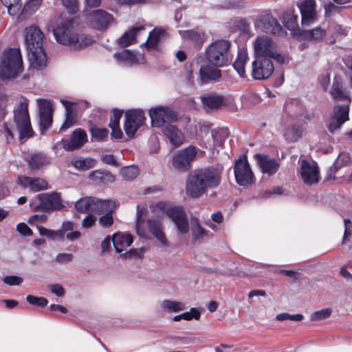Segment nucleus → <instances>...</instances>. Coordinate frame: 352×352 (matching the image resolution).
I'll use <instances>...</instances> for the list:
<instances>
[{
	"label": "nucleus",
	"instance_id": "1",
	"mask_svg": "<svg viewBox=\"0 0 352 352\" xmlns=\"http://www.w3.org/2000/svg\"><path fill=\"white\" fill-rule=\"evenodd\" d=\"M223 168L208 167L191 172L186 180V192L191 197H199L207 188L217 187L221 181Z\"/></svg>",
	"mask_w": 352,
	"mask_h": 352
},
{
	"label": "nucleus",
	"instance_id": "2",
	"mask_svg": "<svg viewBox=\"0 0 352 352\" xmlns=\"http://www.w3.org/2000/svg\"><path fill=\"white\" fill-rule=\"evenodd\" d=\"M25 42L32 69H42L47 65V56L43 47L44 34L36 25L27 27L25 30Z\"/></svg>",
	"mask_w": 352,
	"mask_h": 352
},
{
	"label": "nucleus",
	"instance_id": "3",
	"mask_svg": "<svg viewBox=\"0 0 352 352\" xmlns=\"http://www.w3.org/2000/svg\"><path fill=\"white\" fill-rule=\"evenodd\" d=\"M56 41L60 45L74 50L85 48L94 42L91 36L78 32L72 20H66L53 30Z\"/></svg>",
	"mask_w": 352,
	"mask_h": 352
},
{
	"label": "nucleus",
	"instance_id": "4",
	"mask_svg": "<svg viewBox=\"0 0 352 352\" xmlns=\"http://www.w3.org/2000/svg\"><path fill=\"white\" fill-rule=\"evenodd\" d=\"M23 71L22 56L19 49L6 50L1 56L0 79L11 80L18 77Z\"/></svg>",
	"mask_w": 352,
	"mask_h": 352
},
{
	"label": "nucleus",
	"instance_id": "5",
	"mask_svg": "<svg viewBox=\"0 0 352 352\" xmlns=\"http://www.w3.org/2000/svg\"><path fill=\"white\" fill-rule=\"evenodd\" d=\"M14 122L19 132V138H27L32 136V129L28 112V100L21 98L14 109Z\"/></svg>",
	"mask_w": 352,
	"mask_h": 352
},
{
	"label": "nucleus",
	"instance_id": "6",
	"mask_svg": "<svg viewBox=\"0 0 352 352\" xmlns=\"http://www.w3.org/2000/svg\"><path fill=\"white\" fill-rule=\"evenodd\" d=\"M255 56L270 58L278 63L285 62V56L281 54L274 41L266 36H258L254 43Z\"/></svg>",
	"mask_w": 352,
	"mask_h": 352
},
{
	"label": "nucleus",
	"instance_id": "7",
	"mask_svg": "<svg viewBox=\"0 0 352 352\" xmlns=\"http://www.w3.org/2000/svg\"><path fill=\"white\" fill-rule=\"evenodd\" d=\"M230 43L226 40H218L212 43L206 50V58L210 63L222 67L231 61L229 54Z\"/></svg>",
	"mask_w": 352,
	"mask_h": 352
},
{
	"label": "nucleus",
	"instance_id": "8",
	"mask_svg": "<svg viewBox=\"0 0 352 352\" xmlns=\"http://www.w3.org/2000/svg\"><path fill=\"white\" fill-rule=\"evenodd\" d=\"M30 206L34 211L50 212L60 210L64 206L60 195L56 192H52L36 195L30 202Z\"/></svg>",
	"mask_w": 352,
	"mask_h": 352
},
{
	"label": "nucleus",
	"instance_id": "9",
	"mask_svg": "<svg viewBox=\"0 0 352 352\" xmlns=\"http://www.w3.org/2000/svg\"><path fill=\"white\" fill-rule=\"evenodd\" d=\"M145 224H146L149 232L162 245H168V241L163 232L162 222L158 218H151L144 222L138 214L136 221V232L140 236L144 238L147 237V231L144 228Z\"/></svg>",
	"mask_w": 352,
	"mask_h": 352
},
{
	"label": "nucleus",
	"instance_id": "10",
	"mask_svg": "<svg viewBox=\"0 0 352 352\" xmlns=\"http://www.w3.org/2000/svg\"><path fill=\"white\" fill-rule=\"evenodd\" d=\"M199 150L189 146L175 153L171 158L173 167L178 171L186 172L190 168V164L196 157Z\"/></svg>",
	"mask_w": 352,
	"mask_h": 352
},
{
	"label": "nucleus",
	"instance_id": "11",
	"mask_svg": "<svg viewBox=\"0 0 352 352\" xmlns=\"http://www.w3.org/2000/svg\"><path fill=\"white\" fill-rule=\"evenodd\" d=\"M351 101V99H347V102L337 104L334 106L327 124V128L331 133L340 130L342 126L349 120Z\"/></svg>",
	"mask_w": 352,
	"mask_h": 352
},
{
	"label": "nucleus",
	"instance_id": "12",
	"mask_svg": "<svg viewBox=\"0 0 352 352\" xmlns=\"http://www.w3.org/2000/svg\"><path fill=\"white\" fill-rule=\"evenodd\" d=\"M149 116L153 126L164 127L167 124L173 123L177 120V113L168 107L159 106L149 111Z\"/></svg>",
	"mask_w": 352,
	"mask_h": 352
},
{
	"label": "nucleus",
	"instance_id": "13",
	"mask_svg": "<svg viewBox=\"0 0 352 352\" xmlns=\"http://www.w3.org/2000/svg\"><path fill=\"white\" fill-rule=\"evenodd\" d=\"M234 172L236 182L239 185L245 186L253 183L254 177L246 155H243L236 160Z\"/></svg>",
	"mask_w": 352,
	"mask_h": 352
},
{
	"label": "nucleus",
	"instance_id": "14",
	"mask_svg": "<svg viewBox=\"0 0 352 352\" xmlns=\"http://www.w3.org/2000/svg\"><path fill=\"white\" fill-rule=\"evenodd\" d=\"M87 22L92 28L104 31L115 23L113 15L104 10H96L87 15Z\"/></svg>",
	"mask_w": 352,
	"mask_h": 352
},
{
	"label": "nucleus",
	"instance_id": "15",
	"mask_svg": "<svg viewBox=\"0 0 352 352\" xmlns=\"http://www.w3.org/2000/svg\"><path fill=\"white\" fill-rule=\"evenodd\" d=\"M298 172L303 182L309 186L317 184L320 179L319 168L312 160H302Z\"/></svg>",
	"mask_w": 352,
	"mask_h": 352
},
{
	"label": "nucleus",
	"instance_id": "16",
	"mask_svg": "<svg viewBox=\"0 0 352 352\" xmlns=\"http://www.w3.org/2000/svg\"><path fill=\"white\" fill-rule=\"evenodd\" d=\"M270 58L255 56L252 63L251 74L255 80H265L270 78L274 72V67Z\"/></svg>",
	"mask_w": 352,
	"mask_h": 352
},
{
	"label": "nucleus",
	"instance_id": "17",
	"mask_svg": "<svg viewBox=\"0 0 352 352\" xmlns=\"http://www.w3.org/2000/svg\"><path fill=\"white\" fill-rule=\"evenodd\" d=\"M125 118L124 129L126 135L129 138L134 136L146 119L144 112L140 109L127 111Z\"/></svg>",
	"mask_w": 352,
	"mask_h": 352
},
{
	"label": "nucleus",
	"instance_id": "18",
	"mask_svg": "<svg viewBox=\"0 0 352 352\" xmlns=\"http://www.w3.org/2000/svg\"><path fill=\"white\" fill-rule=\"evenodd\" d=\"M254 25L256 29L265 33L274 34L282 30V27L277 19L268 13L259 16Z\"/></svg>",
	"mask_w": 352,
	"mask_h": 352
},
{
	"label": "nucleus",
	"instance_id": "19",
	"mask_svg": "<svg viewBox=\"0 0 352 352\" xmlns=\"http://www.w3.org/2000/svg\"><path fill=\"white\" fill-rule=\"evenodd\" d=\"M297 6L300 11L303 25H310L316 21V1L314 0L300 1Z\"/></svg>",
	"mask_w": 352,
	"mask_h": 352
},
{
	"label": "nucleus",
	"instance_id": "20",
	"mask_svg": "<svg viewBox=\"0 0 352 352\" xmlns=\"http://www.w3.org/2000/svg\"><path fill=\"white\" fill-rule=\"evenodd\" d=\"M39 108L40 128L42 131L49 129L52 123V107L50 100L38 99Z\"/></svg>",
	"mask_w": 352,
	"mask_h": 352
},
{
	"label": "nucleus",
	"instance_id": "21",
	"mask_svg": "<svg viewBox=\"0 0 352 352\" xmlns=\"http://www.w3.org/2000/svg\"><path fill=\"white\" fill-rule=\"evenodd\" d=\"M87 141L86 132L81 129H75L69 140H62L63 147L65 150L72 151L81 148Z\"/></svg>",
	"mask_w": 352,
	"mask_h": 352
},
{
	"label": "nucleus",
	"instance_id": "22",
	"mask_svg": "<svg viewBox=\"0 0 352 352\" xmlns=\"http://www.w3.org/2000/svg\"><path fill=\"white\" fill-rule=\"evenodd\" d=\"M254 159L261 172L269 176L274 175L279 168V161L275 158H271L265 155L256 154Z\"/></svg>",
	"mask_w": 352,
	"mask_h": 352
},
{
	"label": "nucleus",
	"instance_id": "23",
	"mask_svg": "<svg viewBox=\"0 0 352 352\" xmlns=\"http://www.w3.org/2000/svg\"><path fill=\"white\" fill-rule=\"evenodd\" d=\"M169 217L181 234H186L189 231V225L186 215L182 208L174 207L168 211Z\"/></svg>",
	"mask_w": 352,
	"mask_h": 352
},
{
	"label": "nucleus",
	"instance_id": "24",
	"mask_svg": "<svg viewBox=\"0 0 352 352\" xmlns=\"http://www.w3.org/2000/svg\"><path fill=\"white\" fill-rule=\"evenodd\" d=\"M18 183L24 188H28L32 192H38L48 188L47 182L40 177H21Z\"/></svg>",
	"mask_w": 352,
	"mask_h": 352
},
{
	"label": "nucleus",
	"instance_id": "25",
	"mask_svg": "<svg viewBox=\"0 0 352 352\" xmlns=\"http://www.w3.org/2000/svg\"><path fill=\"white\" fill-rule=\"evenodd\" d=\"M162 133L175 147L181 146L184 142L183 132L172 123L166 124Z\"/></svg>",
	"mask_w": 352,
	"mask_h": 352
},
{
	"label": "nucleus",
	"instance_id": "26",
	"mask_svg": "<svg viewBox=\"0 0 352 352\" xmlns=\"http://www.w3.org/2000/svg\"><path fill=\"white\" fill-rule=\"evenodd\" d=\"M167 34L164 29L155 28L150 33L146 41L143 44L148 50H155L159 43L166 38Z\"/></svg>",
	"mask_w": 352,
	"mask_h": 352
},
{
	"label": "nucleus",
	"instance_id": "27",
	"mask_svg": "<svg viewBox=\"0 0 352 352\" xmlns=\"http://www.w3.org/2000/svg\"><path fill=\"white\" fill-rule=\"evenodd\" d=\"M221 72L217 68L208 65L203 66L199 69V76L197 82L200 85L206 83L209 80H215L221 78Z\"/></svg>",
	"mask_w": 352,
	"mask_h": 352
},
{
	"label": "nucleus",
	"instance_id": "28",
	"mask_svg": "<svg viewBox=\"0 0 352 352\" xmlns=\"http://www.w3.org/2000/svg\"><path fill=\"white\" fill-rule=\"evenodd\" d=\"M133 243V237L130 234L118 232L113 235V244L116 251L121 253Z\"/></svg>",
	"mask_w": 352,
	"mask_h": 352
},
{
	"label": "nucleus",
	"instance_id": "29",
	"mask_svg": "<svg viewBox=\"0 0 352 352\" xmlns=\"http://www.w3.org/2000/svg\"><path fill=\"white\" fill-rule=\"evenodd\" d=\"M201 98L204 107L209 109H218L223 104L224 102V98L216 93L204 94Z\"/></svg>",
	"mask_w": 352,
	"mask_h": 352
},
{
	"label": "nucleus",
	"instance_id": "30",
	"mask_svg": "<svg viewBox=\"0 0 352 352\" xmlns=\"http://www.w3.org/2000/svg\"><path fill=\"white\" fill-rule=\"evenodd\" d=\"M347 166H351L350 156L348 153H342L338 155L333 165L329 168L328 178L334 179L336 173L342 167Z\"/></svg>",
	"mask_w": 352,
	"mask_h": 352
},
{
	"label": "nucleus",
	"instance_id": "31",
	"mask_svg": "<svg viewBox=\"0 0 352 352\" xmlns=\"http://www.w3.org/2000/svg\"><path fill=\"white\" fill-rule=\"evenodd\" d=\"M325 34V30L320 27L311 30H302L299 33V36L301 39L309 41H321Z\"/></svg>",
	"mask_w": 352,
	"mask_h": 352
},
{
	"label": "nucleus",
	"instance_id": "32",
	"mask_svg": "<svg viewBox=\"0 0 352 352\" xmlns=\"http://www.w3.org/2000/svg\"><path fill=\"white\" fill-rule=\"evenodd\" d=\"M71 164L78 171H86L96 165V160L91 157H76L71 160Z\"/></svg>",
	"mask_w": 352,
	"mask_h": 352
},
{
	"label": "nucleus",
	"instance_id": "33",
	"mask_svg": "<svg viewBox=\"0 0 352 352\" xmlns=\"http://www.w3.org/2000/svg\"><path fill=\"white\" fill-rule=\"evenodd\" d=\"M61 103L65 108L66 118L64 123L60 128V131H65L75 124L76 118L72 109V103L65 100H61Z\"/></svg>",
	"mask_w": 352,
	"mask_h": 352
},
{
	"label": "nucleus",
	"instance_id": "34",
	"mask_svg": "<svg viewBox=\"0 0 352 352\" xmlns=\"http://www.w3.org/2000/svg\"><path fill=\"white\" fill-rule=\"evenodd\" d=\"M114 57L119 63L131 65L140 62L139 58L129 50H123L114 54Z\"/></svg>",
	"mask_w": 352,
	"mask_h": 352
},
{
	"label": "nucleus",
	"instance_id": "35",
	"mask_svg": "<svg viewBox=\"0 0 352 352\" xmlns=\"http://www.w3.org/2000/svg\"><path fill=\"white\" fill-rule=\"evenodd\" d=\"M144 29L143 25L133 28L125 32L119 39L118 44L122 47H127L136 42L137 34Z\"/></svg>",
	"mask_w": 352,
	"mask_h": 352
},
{
	"label": "nucleus",
	"instance_id": "36",
	"mask_svg": "<svg viewBox=\"0 0 352 352\" xmlns=\"http://www.w3.org/2000/svg\"><path fill=\"white\" fill-rule=\"evenodd\" d=\"M161 309L165 312H179L186 309V305L181 301L164 300L160 305Z\"/></svg>",
	"mask_w": 352,
	"mask_h": 352
},
{
	"label": "nucleus",
	"instance_id": "37",
	"mask_svg": "<svg viewBox=\"0 0 352 352\" xmlns=\"http://www.w3.org/2000/svg\"><path fill=\"white\" fill-rule=\"evenodd\" d=\"M248 54L244 50H240L238 53L237 58L233 63V67L241 77L245 76V65L248 60Z\"/></svg>",
	"mask_w": 352,
	"mask_h": 352
},
{
	"label": "nucleus",
	"instance_id": "38",
	"mask_svg": "<svg viewBox=\"0 0 352 352\" xmlns=\"http://www.w3.org/2000/svg\"><path fill=\"white\" fill-rule=\"evenodd\" d=\"M114 206V202L111 200H100L94 198V208L93 212L105 214L112 212Z\"/></svg>",
	"mask_w": 352,
	"mask_h": 352
},
{
	"label": "nucleus",
	"instance_id": "39",
	"mask_svg": "<svg viewBox=\"0 0 352 352\" xmlns=\"http://www.w3.org/2000/svg\"><path fill=\"white\" fill-rule=\"evenodd\" d=\"M76 210L82 213L93 212L94 208V198L85 197L80 199L75 204Z\"/></svg>",
	"mask_w": 352,
	"mask_h": 352
},
{
	"label": "nucleus",
	"instance_id": "40",
	"mask_svg": "<svg viewBox=\"0 0 352 352\" xmlns=\"http://www.w3.org/2000/svg\"><path fill=\"white\" fill-rule=\"evenodd\" d=\"M89 178L92 181L102 183H112L115 181L114 177L109 172L107 171H92L89 174Z\"/></svg>",
	"mask_w": 352,
	"mask_h": 352
},
{
	"label": "nucleus",
	"instance_id": "41",
	"mask_svg": "<svg viewBox=\"0 0 352 352\" xmlns=\"http://www.w3.org/2000/svg\"><path fill=\"white\" fill-rule=\"evenodd\" d=\"M190 224L191 233L193 239H201L207 234L208 232L200 225L199 219L197 218H191Z\"/></svg>",
	"mask_w": 352,
	"mask_h": 352
},
{
	"label": "nucleus",
	"instance_id": "42",
	"mask_svg": "<svg viewBox=\"0 0 352 352\" xmlns=\"http://www.w3.org/2000/svg\"><path fill=\"white\" fill-rule=\"evenodd\" d=\"M229 135L228 130L226 128L214 129L212 131V136L214 147H221L224 141Z\"/></svg>",
	"mask_w": 352,
	"mask_h": 352
},
{
	"label": "nucleus",
	"instance_id": "43",
	"mask_svg": "<svg viewBox=\"0 0 352 352\" xmlns=\"http://www.w3.org/2000/svg\"><path fill=\"white\" fill-rule=\"evenodd\" d=\"M302 133V129L300 126L293 125L286 129L284 133L285 140L289 142H296Z\"/></svg>",
	"mask_w": 352,
	"mask_h": 352
},
{
	"label": "nucleus",
	"instance_id": "44",
	"mask_svg": "<svg viewBox=\"0 0 352 352\" xmlns=\"http://www.w3.org/2000/svg\"><path fill=\"white\" fill-rule=\"evenodd\" d=\"M40 235L46 236L52 240H63L64 238L63 230H53L42 226H36Z\"/></svg>",
	"mask_w": 352,
	"mask_h": 352
},
{
	"label": "nucleus",
	"instance_id": "45",
	"mask_svg": "<svg viewBox=\"0 0 352 352\" xmlns=\"http://www.w3.org/2000/svg\"><path fill=\"white\" fill-rule=\"evenodd\" d=\"M49 163L50 159L45 155L36 153L32 156L29 164L32 169H38Z\"/></svg>",
	"mask_w": 352,
	"mask_h": 352
},
{
	"label": "nucleus",
	"instance_id": "46",
	"mask_svg": "<svg viewBox=\"0 0 352 352\" xmlns=\"http://www.w3.org/2000/svg\"><path fill=\"white\" fill-rule=\"evenodd\" d=\"M3 5L8 9V12L11 16L16 15L21 8L22 0H0Z\"/></svg>",
	"mask_w": 352,
	"mask_h": 352
},
{
	"label": "nucleus",
	"instance_id": "47",
	"mask_svg": "<svg viewBox=\"0 0 352 352\" xmlns=\"http://www.w3.org/2000/svg\"><path fill=\"white\" fill-rule=\"evenodd\" d=\"M283 23L288 30H293L298 25V16L293 11L288 10L283 15Z\"/></svg>",
	"mask_w": 352,
	"mask_h": 352
},
{
	"label": "nucleus",
	"instance_id": "48",
	"mask_svg": "<svg viewBox=\"0 0 352 352\" xmlns=\"http://www.w3.org/2000/svg\"><path fill=\"white\" fill-rule=\"evenodd\" d=\"M331 94L334 99L343 101L344 103L347 102V99H351L338 84L333 85Z\"/></svg>",
	"mask_w": 352,
	"mask_h": 352
},
{
	"label": "nucleus",
	"instance_id": "49",
	"mask_svg": "<svg viewBox=\"0 0 352 352\" xmlns=\"http://www.w3.org/2000/svg\"><path fill=\"white\" fill-rule=\"evenodd\" d=\"M120 175L125 180H133L139 175V170L137 167L126 166L120 169Z\"/></svg>",
	"mask_w": 352,
	"mask_h": 352
},
{
	"label": "nucleus",
	"instance_id": "50",
	"mask_svg": "<svg viewBox=\"0 0 352 352\" xmlns=\"http://www.w3.org/2000/svg\"><path fill=\"white\" fill-rule=\"evenodd\" d=\"M332 313L331 308H325L321 310L314 312L310 319L311 321H320L328 318Z\"/></svg>",
	"mask_w": 352,
	"mask_h": 352
},
{
	"label": "nucleus",
	"instance_id": "51",
	"mask_svg": "<svg viewBox=\"0 0 352 352\" xmlns=\"http://www.w3.org/2000/svg\"><path fill=\"white\" fill-rule=\"evenodd\" d=\"M91 138L96 141H103L108 135L109 131L105 128L93 127L90 130Z\"/></svg>",
	"mask_w": 352,
	"mask_h": 352
},
{
	"label": "nucleus",
	"instance_id": "52",
	"mask_svg": "<svg viewBox=\"0 0 352 352\" xmlns=\"http://www.w3.org/2000/svg\"><path fill=\"white\" fill-rule=\"evenodd\" d=\"M42 0H30L23 8V12L32 14L39 8Z\"/></svg>",
	"mask_w": 352,
	"mask_h": 352
},
{
	"label": "nucleus",
	"instance_id": "53",
	"mask_svg": "<svg viewBox=\"0 0 352 352\" xmlns=\"http://www.w3.org/2000/svg\"><path fill=\"white\" fill-rule=\"evenodd\" d=\"M64 7L69 13L75 14L79 10V5L77 0H61Z\"/></svg>",
	"mask_w": 352,
	"mask_h": 352
},
{
	"label": "nucleus",
	"instance_id": "54",
	"mask_svg": "<svg viewBox=\"0 0 352 352\" xmlns=\"http://www.w3.org/2000/svg\"><path fill=\"white\" fill-rule=\"evenodd\" d=\"M98 223L100 226H101L103 228H110L113 223L112 212H107L104 215L101 216L98 219Z\"/></svg>",
	"mask_w": 352,
	"mask_h": 352
},
{
	"label": "nucleus",
	"instance_id": "55",
	"mask_svg": "<svg viewBox=\"0 0 352 352\" xmlns=\"http://www.w3.org/2000/svg\"><path fill=\"white\" fill-rule=\"evenodd\" d=\"M276 318L277 320L283 321L290 320L293 321H300L303 319V316L301 314L291 315L287 313H282L276 315Z\"/></svg>",
	"mask_w": 352,
	"mask_h": 352
},
{
	"label": "nucleus",
	"instance_id": "56",
	"mask_svg": "<svg viewBox=\"0 0 352 352\" xmlns=\"http://www.w3.org/2000/svg\"><path fill=\"white\" fill-rule=\"evenodd\" d=\"M27 301L34 305H36L38 307H45L47 304V300L43 297H36L32 295H28L26 297Z\"/></svg>",
	"mask_w": 352,
	"mask_h": 352
},
{
	"label": "nucleus",
	"instance_id": "57",
	"mask_svg": "<svg viewBox=\"0 0 352 352\" xmlns=\"http://www.w3.org/2000/svg\"><path fill=\"white\" fill-rule=\"evenodd\" d=\"M201 314L196 308H191L189 311L182 313L183 320H199Z\"/></svg>",
	"mask_w": 352,
	"mask_h": 352
},
{
	"label": "nucleus",
	"instance_id": "58",
	"mask_svg": "<svg viewBox=\"0 0 352 352\" xmlns=\"http://www.w3.org/2000/svg\"><path fill=\"white\" fill-rule=\"evenodd\" d=\"M179 34L184 39L192 41H197L199 38V34L193 30L179 31Z\"/></svg>",
	"mask_w": 352,
	"mask_h": 352
},
{
	"label": "nucleus",
	"instance_id": "59",
	"mask_svg": "<svg viewBox=\"0 0 352 352\" xmlns=\"http://www.w3.org/2000/svg\"><path fill=\"white\" fill-rule=\"evenodd\" d=\"M73 255L68 253H60L56 255L55 261L60 264H66L71 262L73 260Z\"/></svg>",
	"mask_w": 352,
	"mask_h": 352
},
{
	"label": "nucleus",
	"instance_id": "60",
	"mask_svg": "<svg viewBox=\"0 0 352 352\" xmlns=\"http://www.w3.org/2000/svg\"><path fill=\"white\" fill-rule=\"evenodd\" d=\"M122 116V111L120 110H114L113 114L111 116L110 122L109 124V126H118L119 122Z\"/></svg>",
	"mask_w": 352,
	"mask_h": 352
},
{
	"label": "nucleus",
	"instance_id": "61",
	"mask_svg": "<svg viewBox=\"0 0 352 352\" xmlns=\"http://www.w3.org/2000/svg\"><path fill=\"white\" fill-rule=\"evenodd\" d=\"M47 219V217L45 214H34L31 216L28 219V223L34 226L37 223H45Z\"/></svg>",
	"mask_w": 352,
	"mask_h": 352
},
{
	"label": "nucleus",
	"instance_id": "62",
	"mask_svg": "<svg viewBox=\"0 0 352 352\" xmlns=\"http://www.w3.org/2000/svg\"><path fill=\"white\" fill-rule=\"evenodd\" d=\"M23 278L17 276H7L4 278V283L9 285H19Z\"/></svg>",
	"mask_w": 352,
	"mask_h": 352
},
{
	"label": "nucleus",
	"instance_id": "63",
	"mask_svg": "<svg viewBox=\"0 0 352 352\" xmlns=\"http://www.w3.org/2000/svg\"><path fill=\"white\" fill-rule=\"evenodd\" d=\"M17 231L22 235L31 236L32 234V230L25 223H20L16 226Z\"/></svg>",
	"mask_w": 352,
	"mask_h": 352
},
{
	"label": "nucleus",
	"instance_id": "64",
	"mask_svg": "<svg viewBox=\"0 0 352 352\" xmlns=\"http://www.w3.org/2000/svg\"><path fill=\"white\" fill-rule=\"evenodd\" d=\"M344 241L348 239L352 235V222L349 219H344Z\"/></svg>",
	"mask_w": 352,
	"mask_h": 352
}]
</instances>
